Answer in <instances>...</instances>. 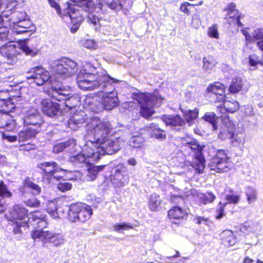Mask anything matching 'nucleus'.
I'll list each match as a JSON object with an SVG mask.
<instances>
[{
    "label": "nucleus",
    "instance_id": "f257e3e1",
    "mask_svg": "<svg viewBox=\"0 0 263 263\" xmlns=\"http://www.w3.org/2000/svg\"><path fill=\"white\" fill-rule=\"evenodd\" d=\"M76 80L78 87L81 89H98L103 92L101 102L95 105V108H93L94 112L111 110L118 105V93L114 84L120 81L111 77L105 70L96 67L90 63H86L78 72Z\"/></svg>",
    "mask_w": 263,
    "mask_h": 263
},
{
    "label": "nucleus",
    "instance_id": "f03ea898",
    "mask_svg": "<svg viewBox=\"0 0 263 263\" xmlns=\"http://www.w3.org/2000/svg\"><path fill=\"white\" fill-rule=\"evenodd\" d=\"M78 70L77 64L68 58H64L55 62L52 66L53 74L50 76L49 72L43 67L37 66L31 69L25 74V78L28 83H34L38 86H42L49 81L51 86V80L54 77L55 83H61L63 79L69 78L74 74ZM51 89V87L50 90Z\"/></svg>",
    "mask_w": 263,
    "mask_h": 263
},
{
    "label": "nucleus",
    "instance_id": "7ed1b4c3",
    "mask_svg": "<svg viewBox=\"0 0 263 263\" xmlns=\"http://www.w3.org/2000/svg\"><path fill=\"white\" fill-rule=\"evenodd\" d=\"M69 7L66 12L67 14L63 16L69 17L72 24L70 31L75 33L78 30L81 24L83 21V12L85 11L88 13V21L96 25L99 22L98 16L96 15L95 4L91 0H69Z\"/></svg>",
    "mask_w": 263,
    "mask_h": 263
},
{
    "label": "nucleus",
    "instance_id": "20e7f679",
    "mask_svg": "<svg viewBox=\"0 0 263 263\" xmlns=\"http://www.w3.org/2000/svg\"><path fill=\"white\" fill-rule=\"evenodd\" d=\"M46 217L40 211H35L30 214L28 217V210L20 205H15L10 212L8 219L14 226L13 232L15 234L21 232V227H28V220L34 222L33 226L36 229H42L47 227L48 223Z\"/></svg>",
    "mask_w": 263,
    "mask_h": 263
},
{
    "label": "nucleus",
    "instance_id": "39448f33",
    "mask_svg": "<svg viewBox=\"0 0 263 263\" xmlns=\"http://www.w3.org/2000/svg\"><path fill=\"white\" fill-rule=\"evenodd\" d=\"M202 150V147L195 139L182 138V153L185 157L182 168L186 166L189 170H194L199 174L202 173L205 161Z\"/></svg>",
    "mask_w": 263,
    "mask_h": 263
},
{
    "label": "nucleus",
    "instance_id": "423d86ee",
    "mask_svg": "<svg viewBox=\"0 0 263 263\" xmlns=\"http://www.w3.org/2000/svg\"><path fill=\"white\" fill-rule=\"evenodd\" d=\"M22 51L31 57L37 55L39 53V50L36 47H31L25 43L20 45L6 44L0 48L1 54L6 59L7 63L9 65H13L17 63Z\"/></svg>",
    "mask_w": 263,
    "mask_h": 263
},
{
    "label": "nucleus",
    "instance_id": "0eeeda50",
    "mask_svg": "<svg viewBox=\"0 0 263 263\" xmlns=\"http://www.w3.org/2000/svg\"><path fill=\"white\" fill-rule=\"evenodd\" d=\"M225 89L226 87L222 84L219 82H215L208 86L207 91L215 102H222L223 106L222 105L217 106L220 112L223 113L224 111H226L233 113L239 109V103L234 100H232V101L224 100Z\"/></svg>",
    "mask_w": 263,
    "mask_h": 263
},
{
    "label": "nucleus",
    "instance_id": "6e6552de",
    "mask_svg": "<svg viewBox=\"0 0 263 263\" xmlns=\"http://www.w3.org/2000/svg\"><path fill=\"white\" fill-rule=\"evenodd\" d=\"M51 89L48 91V95L51 98L58 101H65L67 108L76 107L79 103L80 99L77 96H70L71 89L69 86H64L61 83H55L54 77L51 80Z\"/></svg>",
    "mask_w": 263,
    "mask_h": 263
},
{
    "label": "nucleus",
    "instance_id": "1a4fd4ad",
    "mask_svg": "<svg viewBox=\"0 0 263 263\" xmlns=\"http://www.w3.org/2000/svg\"><path fill=\"white\" fill-rule=\"evenodd\" d=\"M86 128L88 134L93 135L96 143L103 141L104 138H107L112 132L110 123L98 117L91 118Z\"/></svg>",
    "mask_w": 263,
    "mask_h": 263
},
{
    "label": "nucleus",
    "instance_id": "9d476101",
    "mask_svg": "<svg viewBox=\"0 0 263 263\" xmlns=\"http://www.w3.org/2000/svg\"><path fill=\"white\" fill-rule=\"evenodd\" d=\"M136 99L141 106L140 114L143 117L148 118L154 112L153 107L156 105V100H162V98L158 93H145L138 95Z\"/></svg>",
    "mask_w": 263,
    "mask_h": 263
},
{
    "label": "nucleus",
    "instance_id": "9b49d317",
    "mask_svg": "<svg viewBox=\"0 0 263 263\" xmlns=\"http://www.w3.org/2000/svg\"><path fill=\"white\" fill-rule=\"evenodd\" d=\"M92 214L91 207L83 203H76L69 207L68 217L71 222H85Z\"/></svg>",
    "mask_w": 263,
    "mask_h": 263
},
{
    "label": "nucleus",
    "instance_id": "f8f14e48",
    "mask_svg": "<svg viewBox=\"0 0 263 263\" xmlns=\"http://www.w3.org/2000/svg\"><path fill=\"white\" fill-rule=\"evenodd\" d=\"M38 167L43 172L44 179L50 181L52 179L59 180L63 178L66 174V170L61 168L57 162H46L40 163Z\"/></svg>",
    "mask_w": 263,
    "mask_h": 263
},
{
    "label": "nucleus",
    "instance_id": "ddd939ff",
    "mask_svg": "<svg viewBox=\"0 0 263 263\" xmlns=\"http://www.w3.org/2000/svg\"><path fill=\"white\" fill-rule=\"evenodd\" d=\"M43 229H37L31 232L33 239H39L44 242H50L55 246H59L64 242V236L60 233H56L49 231H43Z\"/></svg>",
    "mask_w": 263,
    "mask_h": 263
},
{
    "label": "nucleus",
    "instance_id": "4468645a",
    "mask_svg": "<svg viewBox=\"0 0 263 263\" xmlns=\"http://www.w3.org/2000/svg\"><path fill=\"white\" fill-rule=\"evenodd\" d=\"M209 167L211 170L217 173H223L232 168V163L224 151L219 149L217 151L216 156L212 159Z\"/></svg>",
    "mask_w": 263,
    "mask_h": 263
},
{
    "label": "nucleus",
    "instance_id": "2eb2a0df",
    "mask_svg": "<svg viewBox=\"0 0 263 263\" xmlns=\"http://www.w3.org/2000/svg\"><path fill=\"white\" fill-rule=\"evenodd\" d=\"M122 139L110 135L107 138H104L103 141H98L97 144L100 145L102 156L105 154L112 155L120 148Z\"/></svg>",
    "mask_w": 263,
    "mask_h": 263
},
{
    "label": "nucleus",
    "instance_id": "dca6fc26",
    "mask_svg": "<svg viewBox=\"0 0 263 263\" xmlns=\"http://www.w3.org/2000/svg\"><path fill=\"white\" fill-rule=\"evenodd\" d=\"M23 120L25 126L37 128L39 130H40L41 125L43 123L42 117L38 110L34 108H31L27 111Z\"/></svg>",
    "mask_w": 263,
    "mask_h": 263
},
{
    "label": "nucleus",
    "instance_id": "f3484780",
    "mask_svg": "<svg viewBox=\"0 0 263 263\" xmlns=\"http://www.w3.org/2000/svg\"><path fill=\"white\" fill-rule=\"evenodd\" d=\"M82 151L92 162L97 161L102 156L100 145L97 144L96 140L87 141L83 147Z\"/></svg>",
    "mask_w": 263,
    "mask_h": 263
},
{
    "label": "nucleus",
    "instance_id": "a211bd4d",
    "mask_svg": "<svg viewBox=\"0 0 263 263\" xmlns=\"http://www.w3.org/2000/svg\"><path fill=\"white\" fill-rule=\"evenodd\" d=\"M98 7L95 5L96 15L105 12L107 8L115 11H119L122 8L121 0H97Z\"/></svg>",
    "mask_w": 263,
    "mask_h": 263
},
{
    "label": "nucleus",
    "instance_id": "6ab92c4d",
    "mask_svg": "<svg viewBox=\"0 0 263 263\" xmlns=\"http://www.w3.org/2000/svg\"><path fill=\"white\" fill-rule=\"evenodd\" d=\"M222 125L221 126L218 138L222 140L231 139L234 137L235 126L229 118L222 117Z\"/></svg>",
    "mask_w": 263,
    "mask_h": 263
},
{
    "label": "nucleus",
    "instance_id": "aec40b11",
    "mask_svg": "<svg viewBox=\"0 0 263 263\" xmlns=\"http://www.w3.org/2000/svg\"><path fill=\"white\" fill-rule=\"evenodd\" d=\"M13 31L16 34L27 33L28 36H30L34 31V26L32 25L29 20L25 18L13 25Z\"/></svg>",
    "mask_w": 263,
    "mask_h": 263
},
{
    "label": "nucleus",
    "instance_id": "412c9836",
    "mask_svg": "<svg viewBox=\"0 0 263 263\" xmlns=\"http://www.w3.org/2000/svg\"><path fill=\"white\" fill-rule=\"evenodd\" d=\"M41 107L44 114L49 117L56 116L59 112V105L57 103L52 102L49 99L43 100Z\"/></svg>",
    "mask_w": 263,
    "mask_h": 263
},
{
    "label": "nucleus",
    "instance_id": "4be33fe9",
    "mask_svg": "<svg viewBox=\"0 0 263 263\" xmlns=\"http://www.w3.org/2000/svg\"><path fill=\"white\" fill-rule=\"evenodd\" d=\"M87 118L86 113L83 110H77L71 114L68 125L69 128L75 129L76 126L83 123Z\"/></svg>",
    "mask_w": 263,
    "mask_h": 263
},
{
    "label": "nucleus",
    "instance_id": "5701e85b",
    "mask_svg": "<svg viewBox=\"0 0 263 263\" xmlns=\"http://www.w3.org/2000/svg\"><path fill=\"white\" fill-rule=\"evenodd\" d=\"M15 127V121L8 112H0V128L12 131Z\"/></svg>",
    "mask_w": 263,
    "mask_h": 263
},
{
    "label": "nucleus",
    "instance_id": "b1692460",
    "mask_svg": "<svg viewBox=\"0 0 263 263\" xmlns=\"http://www.w3.org/2000/svg\"><path fill=\"white\" fill-rule=\"evenodd\" d=\"M2 1H0V17L2 19V21L0 22V26L3 25V17H8L10 15L11 16L14 13L13 11L17 5V3L15 1L8 2L7 4H4L2 2Z\"/></svg>",
    "mask_w": 263,
    "mask_h": 263
},
{
    "label": "nucleus",
    "instance_id": "393cba45",
    "mask_svg": "<svg viewBox=\"0 0 263 263\" xmlns=\"http://www.w3.org/2000/svg\"><path fill=\"white\" fill-rule=\"evenodd\" d=\"M182 113H183V118H182V127L192 126L197 118L199 114V110L195 108L194 110H183L182 109Z\"/></svg>",
    "mask_w": 263,
    "mask_h": 263
},
{
    "label": "nucleus",
    "instance_id": "a878e982",
    "mask_svg": "<svg viewBox=\"0 0 263 263\" xmlns=\"http://www.w3.org/2000/svg\"><path fill=\"white\" fill-rule=\"evenodd\" d=\"M190 193L192 195H195L196 194V200L200 205H205L213 202L216 198L215 196L212 192H207L206 193H199L195 190H191Z\"/></svg>",
    "mask_w": 263,
    "mask_h": 263
},
{
    "label": "nucleus",
    "instance_id": "bb28decb",
    "mask_svg": "<svg viewBox=\"0 0 263 263\" xmlns=\"http://www.w3.org/2000/svg\"><path fill=\"white\" fill-rule=\"evenodd\" d=\"M40 131L37 128H33L32 127L28 126L24 128L18 133V141L23 142L29 140L35 137Z\"/></svg>",
    "mask_w": 263,
    "mask_h": 263
},
{
    "label": "nucleus",
    "instance_id": "cd10ccee",
    "mask_svg": "<svg viewBox=\"0 0 263 263\" xmlns=\"http://www.w3.org/2000/svg\"><path fill=\"white\" fill-rule=\"evenodd\" d=\"M76 145L75 140L73 139H69L68 141L58 143L54 145L53 148V152L57 154L62 152L65 149H68V151L73 148Z\"/></svg>",
    "mask_w": 263,
    "mask_h": 263
},
{
    "label": "nucleus",
    "instance_id": "c85d7f7f",
    "mask_svg": "<svg viewBox=\"0 0 263 263\" xmlns=\"http://www.w3.org/2000/svg\"><path fill=\"white\" fill-rule=\"evenodd\" d=\"M11 196V193L7 190L4 183L0 182V213L4 212L6 208L4 198Z\"/></svg>",
    "mask_w": 263,
    "mask_h": 263
},
{
    "label": "nucleus",
    "instance_id": "c756f323",
    "mask_svg": "<svg viewBox=\"0 0 263 263\" xmlns=\"http://www.w3.org/2000/svg\"><path fill=\"white\" fill-rule=\"evenodd\" d=\"M168 216L172 223L179 224L181 218V208L179 206H174L168 212Z\"/></svg>",
    "mask_w": 263,
    "mask_h": 263
},
{
    "label": "nucleus",
    "instance_id": "7c9ffc66",
    "mask_svg": "<svg viewBox=\"0 0 263 263\" xmlns=\"http://www.w3.org/2000/svg\"><path fill=\"white\" fill-rule=\"evenodd\" d=\"M245 195L249 204L255 202L257 198V190L253 187L248 186L245 187Z\"/></svg>",
    "mask_w": 263,
    "mask_h": 263
},
{
    "label": "nucleus",
    "instance_id": "2f4dec72",
    "mask_svg": "<svg viewBox=\"0 0 263 263\" xmlns=\"http://www.w3.org/2000/svg\"><path fill=\"white\" fill-rule=\"evenodd\" d=\"M14 105L11 99H0V112H9L14 108Z\"/></svg>",
    "mask_w": 263,
    "mask_h": 263
},
{
    "label": "nucleus",
    "instance_id": "473e14b6",
    "mask_svg": "<svg viewBox=\"0 0 263 263\" xmlns=\"http://www.w3.org/2000/svg\"><path fill=\"white\" fill-rule=\"evenodd\" d=\"M147 130L151 133L150 135L152 137H155L157 139L160 140L165 139L166 138L165 134L161 133L163 130L156 125L151 124L150 126L147 127Z\"/></svg>",
    "mask_w": 263,
    "mask_h": 263
},
{
    "label": "nucleus",
    "instance_id": "72a5a7b5",
    "mask_svg": "<svg viewBox=\"0 0 263 263\" xmlns=\"http://www.w3.org/2000/svg\"><path fill=\"white\" fill-rule=\"evenodd\" d=\"M105 165H100V166H92L88 168V172L87 174V179L88 181H93L94 180L98 173L102 171Z\"/></svg>",
    "mask_w": 263,
    "mask_h": 263
},
{
    "label": "nucleus",
    "instance_id": "f704fd0d",
    "mask_svg": "<svg viewBox=\"0 0 263 263\" xmlns=\"http://www.w3.org/2000/svg\"><path fill=\"white\" fill-rule=\"evenodd\" d=\"M203 119L212 125L213 130L217 129L218 118L214 112H206L203 117Z\"/></svg>",
    "mask_w": 263,
    "mask_h": 263
},
{
    "label": "nucleus",
    "instance_id": "c9c22d12",
    "mask_svg": "<svg viewBox=\"0 0 263 263\" xmlns=\"http://www.w3.org/2000/svg\"><path fill=\"white\" fill-rule=\"evenodd\" d=\"M163 121L167 125L177 126L181 124V118L179 116H166L162 117Z\"/></svg>",
    "mask_w": 263,
    "mask_h": 263
},
{
    "label": "nucleus",
    "instance_id": "e433bc0d",
    "mask_svg": "<svg viewBox=\"0 0 263 263\" xmlns=\"http://www.w3.org/2000/svg\"><path fill=\"white\" fill-rule=\"evenodd\" d=\"M243 85L241 79L239 77L235 78L233 79L231 84L229 87V90L231 92L235 93L240 91Z\"/></svg>",
    "mask_w": 263,
    "mask_h": 263
},
{
    "label": "nucleus",
    "instance_id": "4c0bfd02",
    "mask_svg": "<svg viewBox=\"0 0 263 263\" xmlns=\"http://www.w3.org/2000/svg\"><path fill=\"white\" fill-rule=\"evenodd\" d=\"M203 68L206 71L211 70L216 65V60L211 56L204 57L203 60Z\"/></svg>",
    "mask_w": 263,
    "mask_h": 263
},
{
    "label": "nucleus",
    "instance_id": "58836bf2",
    "mask_svg": "<svg viewBox=\"0 0 263 263\" xmlns=\"http://www.w3.org/2000/svg\"><path fill=\"white\" fill-rule=\"evenodd\" d=\"M57 211V202L54 201H50L47 205V211L53 219L59 218V215Z\"/></svg>",
    "mask_w": 263,
    "mask_h": 263
},
{
    "label": "nucleus",
    "instance_id": "ea45409f",
    "mask_svg": "<svg viewBox=\"0 0 263 263\" xmlns=\"http://www.w3.org/2000/svg\"><path fill=\"white\" fill-rule=\"evenodd\" d=\"M160 204L159 196L156 194L151 195L149 200V208L152 211H156Z\"/></svg>",
    "mask_w": 263,
    "mask_h": 263
},
{
    "label": "nucleus",
    "instance_id": "a19ab883",
    "mask_svg": "<svg viewBox=\"0 0 263 263\" xmlns=\"http://www.w3.org/2000/svg\"><path fill=\"white\" fill-rule=\"evenodd\" d=\"M71 160L73 161L75 163H90L92 162L91 160L87 158L86 155L83 153V151H82L81 154H79L77 155L73 156L71 158Z\"/></svg>",
    "mask_w": 263,
    "mask_h": 263
},
{
    "label": "nucleus",
    "instance_id": "79ce46f5",
    "mask_svg": "<svg viewBox=\"0 0 263 263\" xmlns=\"http://www.w3.org/2000/svg\"><path fill=\"white\" fill-rule=\"evenodd\" d=\"M144 139L141 136H133L129 140V145L134 147H141L143 143Z\"/></svg>",
    "mask_w": 263,
    "mask_h": 263
},
{
    "label": "nucleus",
    "instance_id": "37998d69",
    "mask_svg": "<svg viewBox=\"0 0 263 263\" xmlns=\"http://www.w3.org/2000/svg\"><path fill=\"white\" fill-rule=\"evenodd\" d=\"M227 235L228 237L223 238V242L225 245L233 246L235 243V239L231 231H226L222 233V236Z\"/></svg>",
    "mask_w": 263,
    "mask_h": 263
},
{
    "label": "nucleus",
    "instance_id": "c03bdc74",
    "mask_svg": "<svg viewBox=\"0 0 263 263\" xmlns=\"http://www.w3.org/2000/svg\"><path fill=\"white\" fill-rule=\"evenodd\" d=\"M26 17V14L25 12H15L11 16L10 20L14 25L17 22L24 20Z\"/></svg>",
    "mask_w": 263,
    "mask_h": 263
},
{
    "label": "nucleus",
    "instance_id": "a18cd8bd",
    "mask_svg": "<svg viewBox=\"0 0 263 263\" xmlns=\"http://www.w3.org/2000/svg\"><path fill=\"white\" fill-rule=\"evenodd\" d=\"M236 5L234 3H230L228 5L227 8L224 9L225 11H227V16L230 18H233L236 16L238 14V11L235 9Z\"/></svg>",
    "mask_w": 263,
    "mask_h": 263
},
{
    "label": "nucleus",
    "instance_id": "49530a36",
    "mask_svg": "<svg viewBox=\"0 0 263 263\" xmlns=\"http://www.w3.org/2000/svg\"><path fill=\"white\" fill-rule=\"evenodd\" d=\"M112 181V183L117 187H121L124 185V181L122 180V175L120 171L116 172Z\"/></svg>",
    "mask_w": 263,
    "mask_h": 263
},
{
    "label": "nucleus",
    "instance_id": "de8ad7c7",
    "mask_svg": "<svg viewBox=\"0 0 263 263\" xmlns=\"http://www.w3.org/2000/svg\"><path fill=\"white\" fill-rule=\"evenodd\" d=\"M114 230L120 232L123 230L133 229V226L128 223H117L114 226Z\"/></svg>",
    "mask_w": 263,
    "mask_h": 263
},
{
    "label": "nucleus",
    "instance_id": "09e8293b",
    "mask_svg": "<svg viewBox=\"0 0 263 263\" xmlns=\"http://www.w3.org/2000/svg\"><path fill=\"white\" fill-rule=\"evenodd\" d=\"M82 45L89 49H96L98 47L97 43L93 40H85L82 41Z\"/></svg>",
    "mask_w": 263,
    "mask_h": 263
},
{
    "label": "nucleus",
    "instance_id": "8fccbe9b",
    "mask_svg": "<svg viewBox=\"0 0 263 263\" xmlns=\"http://www.w3.org/2000/svg\"><path fill=\"white\" fill-rule=\"evenodd\" d=\"M25 186L33 190L34 195H38L41 192V187L38 185L30 181H27L25 183Z\"/></svg>",
    "mask_w": 263,
    "mask_h": 263
},
{
    "label": "nucleus",
    "instance_id": "3c124183",
    "mask_svg": "<svg viewBox=\"0 0 263 263\" xmlns=\"http://www.w3.org/2000/svg\"><path fill=\"white\" fill-rule=\"evenodd\" d=\"M226 205V203H222L220 202L217 205V208L216 210L215 217L217 219L221 218L224 215V208Z\"/></svg>",
    "mask_w": 263,
    "mask_h": 263
},
{
    "label": "nucleus",
    "instance_id": "603ef678",
    "mask_svg": "<svg viewBox=\"0 0 263 263\" xmlns=\"http://www.w3.org/2000/svg\"><path fill=\"white\" fill-rule=\"evenodd\" d=\"M8 31L6 28L0 27V48L7 39Z\"/></svg>",
    "mask_w": 263,
    "mask_h": 263
},
{
    "label": "nucleus",
    "instance_id": "864d4df0",
    "mask_svg": "<svg viewBox=\"0 0 263 263\" xmlns=\"http://www.w3.org/2000/svg\"><path fill=\"white\" fill-rule=\"evenodd\" d=\"M208 34L210 37H214L215 39L219 38V33L216 25H214L209 28Z\"/></svg>",
    "mask_w": 263,
    "mask_h": 263
},
{
    "label": "nucleus",
    "instance_id": "5fc2aeb1",
    "mask_svg": "<svg viewBox=\"0 0 263 263\" xmlns=\"http://www.w3.org/2000/svg\"><path fill=\"white\" fill-rule=\"evenodd\" d=\"M226 199L230 203L236 204L240 200V196L235 195H227Z\"/></svg>",
    "mask_w": 263,
    "mask_h": 263
},
{
    "label": "nucleus",
    "instance_id": "6e6d98bb",
    "mask_svg": "<svg viewBox=\"0 0 263 263\" xmlns=\"http://www.w3.org/2000/svg\"><path fill=\"white\" fill-rule=\"evenodd\" d=\"M72 185L68 182L60 183L58 185V189L59 190L64 192L70 190L71 189Z\"/></svg>",
    "mask_w": 263,
    "mask_h": 263
},
{
    "label": "nucleus",
    "instance_id": "4d7b16f0",
    "mask_svg": "<svg viewBox=\"0 0 263 263\" xmlns=\"http://www.w3.org/2000/svg\"><path fill=\"white\" fill-rule=\"evenodd\" d=\"M249 63L251 66L254 67L259 63L258 57L255 55H250L249 57Z\"/></svg>",
    "mask_w": 263,
    "mask_h": 263
},
{
    "label": "nucleus",
    "instance_id": "13d9d810",
    "mask_svg": "<svg viewBox=\"0 0 263 263\" xmlns=\"http://www.w3.org/2000/svg\"><path fill=\"white\" fill-rule=\"evenodd\" d=\"M252 39L263 40V30L257 29L255 30L252 35Z\"/></svg>",
    "mask_w": 263,
    "mask_h": 263
},
{
    "label": "nucleus",
    "instance_id": "bf43d9fd",
    "mask_svg": "<svg viewBox=\"0 0 263 263\" xmlns=\"http://www.w3.org/2000/svg\"><path fill=\"white\" fill-rule=\"evenodd\" d=\"M26 204L27 206L30 207H38L40 206V202L36 199H28Z\"/></svg>",
    "mask_w": 263,
    "mask_h": 263
},
{
    "label": "nucleus",
    "instance_id": "052dcab7",
    "mask_svg": "<svg viewBox=\"0 0 263 263\" xmlns=\"http://www.w3.org/2000/svg\"><path fill=\"white\" fill-rule=\"evenodd\" d=\"M192 7L193 5L188 3L182 4V11L189 14L191 12V8Z\"/></svg>",
    "mask_w": 263,
    "mask_h": 263
},
{
    "label": "nucleus",
    "instance_id": "680f3d73",
    "mask_svg": "<svg viewBox=\"0 0 263 263\" xmlns=\"http://www.w3.org/2000/svg\"><path fill=\"white\" fill-rule=\"evenodd\" d=\"M48 1L49 2V3L50 4V6L54 8L55 9L58 14L59 15L62 16L61 12H60V8L59 5L57 3V2L55 1H54V0H48Z\"/></svg>",
    "mask_w": 263,
    "mask_h": 263
},
{
    "label": "nucleus",
    "instance_id": "e2e57ef3",
    "mask_svg": "<svg viewBox=\"0 0 263 263\" xmlns=\"http://www.w3.org/2000/svg\"><path fill=\"white\" fill-rule=\"evenodd\" d=\"M231 139L232 143L234 142L240 143L243 140V138L242 136H240L238 134H234V137H232Z\"/></svg>",
    "mask_w": 263,
    "mask_h": 263
},
{
    "label": "nucleus",
    "instance_id": "0e129e2a",
    "mask_svg": "<svg viewBox=\"0 0 263 263\" xmlns=\"http://www.w3.org/2000/svg\"><path fill=\"white\" fill-rule=\"evenodd\" d=\"M3 137L4 139H7L10 142H14L17 140V137L15 136H9L3 134Z\"/></svg>",
    "mask_w": 263,
    "mask_h": 263
},
{
    "label": "nucleus",
    "instance_id": "69168bd1",
    "mask_svg": "<svg viewBox=\"0 0 263 263\" xmlns=\"http://www.w3.org/2000/svg\"><path fill=\"white\" fill-rule=\"evenodd\" d=\"M241 32L245 36L247 41L250 42L253 41V39H252V36H251L247 31L242 29L241 30Z\"/></svg>",
    "mask_w": 263,
    "mask_h": 263
},
{
    "label": "nucleus",
    "instance_id": "338daca9",
    "mask_svg": "<svg viewBox=\"0 0 263 263\" xmlns=\"http://www.w3.org/2000/svg\"><path fill=\"white\" fill-rule=\"evenodd\" d=\"M0 99H10V98L9 97L8 92L1 91H0Z\"/></svg>",
    "mask_w": 263,
    "mask_h": 263
},
{
    "label": "nucleus",
    "instance_id": "774afa93",
    "mask_svg": "<svg viewBox=\"0 0 263 263\" xmlns=\"http://www.w3.org/2000/svg\"><path fill=\"white\" fill-rule=\"evenodd\" d=\"M257 46L261 51H263V40L258 41Z\"/></svg>",
    "mask_w": 263,
    "mask_h": 263
}]
</instances>
